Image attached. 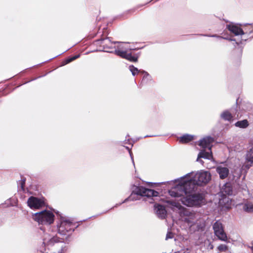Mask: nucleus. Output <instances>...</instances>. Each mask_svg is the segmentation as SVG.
<instances>
[{"label": "nucleus", "instance_id": "1", "mask_svg": "<svg viewBox=\"0 0 253 253\" xmlns=\"http://www.w3.org/2000/svg\"><path fill=\"white\" fill-rule=\"evenodd\" d=\"M211 178L210 173L206 171L188 173L175 180L176 184L169 190V194L171 197L180 198L182 204L187 206L200 205L204 202L203 194L193 192L196 185L207 184Z\"/></svg>", "mask_w": 253, "mask_h": 253}, {"label": "nucleus", "instance_id": "2", "mask_svg": "<svg viewBox=\"0 0 253 253\" xmlns=\"http://www.w3.org/2000/svg\"><path fill=\"white\" fill-rule=\"evenodd\" d=\"M167 203L173 211H177L181 220L189 228L191 232L198 231L202 226L198 222L199 214L194 211L182 207L174 201H167Z\"/></svg>", "mask_w": 253, "mask_h": 253}, {"label": "nucleus", "instance_id": "3", "mask_svg": "<svg viewBox=\"0 0 253 253\" xmlns=\"http://www.w3.org/2000/svg\"><path fill=\"white\" fill-rule=\"evenodd\" d=\"M159 193L154 190L147 189L142 186H135L131 195L127 198L126 199L123 203L127 201L138 200L141 196L151 197H157Z\"/></svg>", "mask_w": 253, "mask_h": 253}, {"label": "nucleus", "instance_id": "4", "mask_svg": "<svg viewBox=\"0 0 253 253\" xmlns=\"http://www.w3.org/2000/svg\"><path fill=\"white\" fill-rule=\"evenodd\" d=\"M213 141V138L211 136L204 137L200 140L199 145L203 149L208 148L209 151L206 152L204 150H201L198 155L197 161L203 164L204 162L200 160V158H203L209 160L212 159L211 147Z\"/></svg>", "mask_w": 253, "mask_h": 253}, {"label": "nucleus", "instance_id": "5", "mask_svg": "<svg viewBox=\"0 0 253 253\" xmlns=\"http://www.w3.org/2000/svg\"><path fill=\"white\" fill-rule=\"evenodd\" d=\"M33 218L39 224L49 225L54 222V213L48 210H43L33 215Z\"/></svg>", "mask_w": 253, "mask_h": 253}, {"label": "nucleus", "instance_id": "6", "mask_svg": "<svg viewBox=\"0 0 253 253\" xmlns=\"http://www.w3.org/2000/svg\"><path fill=\"white\" fill-rule=\"evenodd\" d=\"M74 224L68 217L61 216L57 223L58 232L61 235H65L68 232L74 230Z\"/></svg>", "mask_w": 253, "mask_h": 253}, {"label": "nucleus", "instance_id": "7", "mask_svg": "<svg viewBox=\"0 0 253 253\" xmlns=\"http://www.w3.org/2000/svg\"><path fill=\"white\" fill-rule=\"evenodd\" d=\"M233 194V189L230 183H226L222 187L220 190V194L222 198L219 199V203L222 204L223 203H228L229 199L226 195H231Z\"/></svg>", "mask_w": 253, "mask_h": 253}, {"label": "nucleus", "instance_id": "8", "mask_svg": "<svg viewBox=\"0 0 253 253\" xmlns=\"http://www.w3.org/2000/svg\"><path fill=\"white\" fill-rule=\"evenodd\" d=\"M213 229L215 235L217 238L223 241H226L227 237L226 233L224 231L222 224L219 221H216L213 225Z\"/></svg>", "mask_w": 253, "mask_h": 253}, {"label": "nucleus", "instance_id": "9", "mask_svg": "<svg viewBox=\"0 0 253 253\" xmlns=\"http://www.w3.org/2000/svg\"><path fill=\"white\" fill-rule=\"evenodd\" d=\"M27 204L31 209H38L44 205V202L42 199L32 196L28 199Z\"/></svg>", "mask_w": 253, "mask_h": 253}, {"label": "nucleus", "instance_id": "10", "mask_svg": "<svg viewBox=\"0 0 253 253\" xmlns=\"http://www.w3.org/2000/svg\"><path fill=\"white\" fill-rule=\"evenodd\" d=\"M216 171L218 174L219 178L224 179L229 175V169L228 167L220 165L216 167Z\"/></svg>", "mask_w": 253, "mask_h": 253}, {"label": "nucleus", "instance_id": "11", "mask_svg": "<svg viewBox=\"0 0 253 253\" xmlns=\"http://www.w3.org/2000/svg\"><path fill=\"white\" fill-rule=\"evenodd\" d=\"M226 28L235 36L243 35L245 34L243 30L239 26L233 23L227 25Z\"/></svg>", "mask_w": 253, "mask_h": 253}, {"label": "nucleus", "instance_id": "12", "mask_svg": "<svg viewBox=\"0 0 253 253\" xmlns=\"http://www.w3.org/2000/svg\"><path fill=\"white\" fill-rule=\"evenodd\" d=\"M116 55L125 58L130 61L136 62L137 61V57L132 56L131 54L127 53V52H124L118 50L116 52Z\"/></svg>", "mask_w": 253, "mask_h": 253}, {"label": "nucleus", "instance_id": "13", "mask_svg": "<svg viewBox=\"0 0 253 253\" xmlns=\"http://www.w3.org/2000/svg\"><path fill=\"white\" fill-rule=\"evenodd\" d=\"M119 43V44L117 46H115L114 48L115 50L114 51L115 54H116V52L118 50L124 52H128V51L131 50V48L128 46V43H123V42H115V43Z\"/></svg>", "mask_w": 253, "mask_h": 253}, {"label": "nucleus", "instance_id": "14", "mask_svg": "<svg viewBox=\"0 0 253 253\" xmlns=\"http://www.w3.org/2000/svg\"><path fill=\"white\" fill-rule=\"evenodd\" d=\"M156 212L158 216L162 219L165 218L167 215V211L164 206L157 205H155Z\"/></svg>", "mask_w": 253, "mask_h": 253}, {"label": "nucleus", "instance_id": "15", "mask_svg": "<svg viewBox=\"0 0 253 253\" xmlns=\"http://www.w3.org/2000/svg\"><path fill=\"white\" fill-rule=\"evenodd\" d=\"M245 160L246 162L253 163V140L250 144V148L247 151L245 155Z\"/></svg>", "mask_w": 253, "mask_h": 253}, {"label": "nucleus", "instance_id": "16", "mask_svg": "<svg viewBox=\"0 0 253 253\" xmlns=\"http://www.w3.org/2000/svg\"><path fill=\"white\" fill-rule=\"evenodd\" d=\"M101 44L103 47L104 49L106 52H113V51L108 50V49L112 48V43L109 38L102 39L101 40Z\"/></svg>", "mask_w": 253, "mask_h": 253}, {"label": "nucleus", "instance_id": "17", "mask_svg": "<svg viewBox=\"0 0 253 253\" xmlns=\"http://www.w3.org/2000/svg\"><path fill=\"white\" fill-rule=\"evenodd\" d=\"M220 117L225 121H231L233 116L231 112L228 110H225L221 114Z\"/></svg>", "mask_w": 253, "mask_h": 253}, {"label": "nucleus", "instance_id": "18", "mask_svg": "<svg viewBox=\"0 0 253 253\" xmlns=\"http://www.w3.org/2000/svg\"><path fill=\"white\" fill-rule=\"evenodd\" d=\"M193 137L194 136L193 135L186 134L178 137V140L181 143H186L192 140Z\"/></svg>", "mask_w": 253, "mask_h": 253}, {"label": "nucleus", "instance_id": "19", "mask_svg": "<svg viewBox=\"0 0 253 253\" xmlns=\"http://www.w3.org/2000/svg\"><path fill=\"white\" fill-rule=\"evenodd\" d=\"M242 175V169H235L234 171L232 172V179L235 182L239 179Z\"/></svg>", "mask_w": 253, "mask_h": 253}, {"label": "nucleus", "instance_id": "20", "mask_svg": "<svg viewBox=\"0 0 253 253\" xmlns=\"http://www.w3.org/2000/svg\"><path fill=\"white\" fill-rule=\"evenodd\" d=\"M235 126L240 128H245L248 126L249 123L247 120H244L237 122L235 124Z\"/></svg>", "mask_w": 253, "mask_h": 253}, {"label": "nucleus", "instance_id": "21", "mask_svg": "<svg viewBox=\"0 0 253 253\" xmlns=\"http://www.w3.org/2000/svg\"><path fill=\"white\" fill-rule=\"evenodd\" d=\"M243 209L245 211L249 212H253V203L247 202L244 204Z\"/></svg>", "mask_w": 253, "mask_h": 253}, {"label": "nucleus", "instance_id": "22", "mask_svg": "<svg viewBox=\"0 0 253 253\" xmlns=\"http://www.w3.org/2000/svg\"><path fill=\"white\" fill-rule=\"evenodd\" d=\"M80 54H78V55H75L73 57H69L68 58V59H66L63 63V65H65L67 64H68L69 63H70L71 62L74 61V60L78 58L79 57H80Z\"/></svg>", "mask_w": 253, "mask_h": 253}, {"label": "nucleus", "instance_id": "23", "mask_svg": "<svg viewBox=\"0 0 253 253\" xmlns=\"http://www.w3.org/2000/svg\"><path fill=\"white\" fill-rule=\"evenodd\" d=\"M253 166V163L251 162H246L242 166L241 169L245 170V172L247 173L248 170Z\"/></svg>", "mask_w": 253, "mask_h": 253}, {"label": "nucleus", "instance_id": "24", "mask_svg": "<svg viewBox=\"0 0 253 253\" xmlns=\"http://www.w3.org/2000/svg\"><path fill=\"white\" fill-rule=\"evenodd\" d=\"M129 69L131 72L132 75L134 76L137 75L139 72H141L137 68L135 67L133 65H130L129 66Z\"/></svg>", "mask_w": 253, "mask_h": 253}, {"label": "nucleus", "instance_id": "25", "mask_svg": "<svg viewBox=\"0 0 253 253\" xmlns=\"http://www.w3.org/2000/svg\"><path fill=\"white\" fill-rule=\"evenodd\" d=\"M57 242H58L57 239L55 237H53V238L50 239L49 241H46V239H45V238H44L43 239L44 243H47L48 242H49V243H53Z\"/></svg>", "mask_w": 253, "mask_h": 253}, {"label": "nucleus", "instance_id": "26", "mask_svg": "<svg viewBox=\"0 0 253 253\" xmlns=\"http://www.w3.org/2000/svg\"><path fill=\"white\" fill-rule=\"evenodd\" d=\"M218 250L220 252L226 251L227 250V247L225 245L221 244L218 247Z\"/></svg>", "mask_w": 253, "mask_h": 253}, {"label": "nucleus", "instance_id": "27", "mask_svg": "<svg viewBox=\"0 0 253 253\" xmlns=\"http://www.w3.org/2000/svg\"><path fill=\"white\" fill-rule=\"evenodd\" d=\"M173 237V233L170 232H168L166 235V240H168L169 239H172Z\"/></svg>", "mask_w": 253, "mask_h": 253}, {"label": "nucleus", "instance_id": "28", "mask_svg": "<svg viewBox=\"0 0 253 253\" xmlns=\"http://www.w3.org/2000/svg\"><path fill=\"white\" fill-rule=\"evenodd\" d=\"M240 187L242 190L246 191L247 190V185L244 183H243L241 186H240Z\"/></svg>", "mask_w": 253, "mask_h": 253}, {"label": "nucleus", "instance_id": "29", "mask_svg": "<svg viewBox=\"0 0 253 253\" xmlns=\"http://www.w3.org/2000/svg\"><path fill=\"white\" fill-rule=\"evenodd\" d=\"M205 36H208V37H216L218 39H224L223 37H220V36H217L216 35H205ZM225 39H226V38H224Z\"/></svg>", "mask_w": 253, "mask_h": 253}, {"label": "nucleus", "instance_id": "30", "mask_svg": "<svg viewBox=\"0 0 253 253\" xmlns=\"http://www.w3.org/2000/svg\"><path fill=\"white\" fill-rule=\"evenodd\" d=\"M142 72L144 74V78H146L149 77V75L148 73H147L144 71H142Z\"/></svg>", "mask_w": 253, "mask_h": 253}, {"label": "nucleus", "instance_id": "31", "mask_svg": "<svg viewBox=\"0 0 253 253\" xmlns=\"http://www.w3.org/2000/svg\"><path fill=\"white\" fill-rule=\"evenodd\" d=\"M126 148L128 150L129 153V154H130V157H131V159H132V162H133V163L134 164V161H133V160L132 157V156H131V151H130V150L129 148H128V147H126Z\"/></svg>", "mask_w": 253, "mask_h": 253}, {"label": "nucleus", "instance_id": "32", "mask_svg": "<svg viewBox=\"0 0 253 253\" xmlns=\"http://www.w3.org/2000/svg\"><path fill=\"white\" fill-rule=\"evenodd\" d=\"M129 139H128L127 140H125L123 143V144L122 145H124V144H126L127 143H128V142H129Z\"/></svg>", "mask_w": 253, "mask_h": 253}, {"label": "nucleus", "instance_id": "33", "mask_svg": "<svg viewBox=\"0 0 253 253\" xmlns=\"http://www.w3.org/2000/svg\"><path fill=\"white\" fill-rule=\"evenodd\" d=\"M186 253V252L184 251L183 250H182V251L177 252V253Z\"/></svg>", "mask_w": 253, "mask_h": 253}, {"label": "nucleus", "instance_id": "34", "mask_svg": "<svg viewBox=\"0 0 253 253\" xmlns=\"http://www.w3.org/2000/svg\"><path fill=\"white\" fill-rule=\"evenodd\" d=\"M229 40H230V41H235L234 39H229Z\"/></svg>", "mask_w": 253, "mask_h": 253}, {"label": "nucleus", "instance_id": "35", "mask_svg": "<svg viewBox=\"0 0 253 253\" xmlns=\"http://www.w3.org/2000/svg\"><path fill=\"white\" fill-rule=\"evenodd\" d=\"M225 206H226V208H229V205L228 204H227Z\"/></svg>", "mask_w": 253, "mask_h": 253}]
</instances>
